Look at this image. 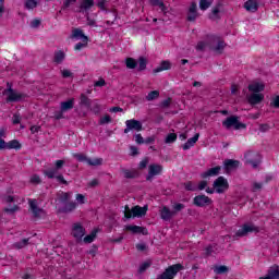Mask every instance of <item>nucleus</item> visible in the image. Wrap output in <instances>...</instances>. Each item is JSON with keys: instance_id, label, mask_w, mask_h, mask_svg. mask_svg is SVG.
<instances>
[{"instance_id": "obj_18", "label": "nucleus", "mask_w": 279, "mask_h": 279, "mask_svg": "<svg viewBox=\"0 0 279 279\" xmlns=\"http://www.w3.org/2000/svg\"><path fill=\"white\" fill-rule=\"evenodd\" d=\"M72 38H76V40H82L83 43H88V37L84 35V32L80 28H74L72 31Z\"/></svg>"}, {"instance_id": "obj_13", "label": "nucleus", "mask_w": 279, "mask_h": 279, "mask_svg": "<svg viewBox=\"0 0 279 279\" xmlns=\"http://www.w3.org/2000/svg\"><path fill=\"white\" fill-rule=\"evenodd\" d=\"M28 204H29V207H31V210H32L34 217L39 218L45 215V210L43 208L38 207L36 199H29Z\"/></svg>"}, {"instance_id": "obj_5", "label": "nucleus", "mask_w": 279, "mask_h": 279, "mask_svg": "<svg viewBox=\"0 0 279 279\" xmlns=\"http://www.w3.org/2000/svg\"><path fill=\"white\" fill-rule=\"evenodd\" d=\"M62 167H64V160H57L54 162L53 168L45 169V170H43V173L49 180H53V178H56V175H58V172L60 171V169H62Z\"/></svg>"}, {"instance_id": "obj_19", "label": "nucleus", "mask_w": 279, "mask_h": 279, "mask_svg": "<svg viewBox=\"0 0 279 279\" xmlns=\"http://www.w3.org/2000/svg\"><path fill=\"white\" fill-rule=\"evenodd\" d=\"M250 93L253 94H260L263 90H265V84L263 83H252L248 85Z\"/></svg>"}, {"instance_id": "obj_60", "label": "nucleus", "mask_w": 279, "mask_h": 279, "mask_svg": "<svg viewBox=\"0 0 279 279\" xmlns=\"http://www.w3.org/2000/svg\"><path fill=\"white\" fill-rule=\"evenodd\" d=\"M135 142L137 143V145H143L145 143V140L143 138V135L135 134Z\"/></svg>"}, {"instance_id": "obj_24", "label": "nucleus", "mask_w": 279, "mask_h": 279, "mask_svg": "<svg viewBox=\"0 0 279 279\" xmlns=\"http://www.w3.org/2000/svg\"><path fill=\"white\" fill-rule=\"evenodd\" d=\"M199 141V133H196L192 138H189L187 142L183 145L184 151L191 149Z\"/></svg>"}, {"instance_id": "obj_6", "label": "nucleus", "mask_w": 279, "mask_h": 279, "mask_svg": "<svg viewBox=\"0 0 279 279\" xmlns=\"http://www.w3.org/2000/svg\"><path fill=\"white\" fill-rule=\"evenodd\" d=\"M246 160V165H251L253 169H258V165H260V155L257 151H247L244 155Z\"/></svg>"}, {"instance_id": "obj_57", "label": "nucleus", "mask_w": 279, "mask_h": 279, "mask_svg": "<svg viewBox=\"0 0 279 279\" xmlns=\"http://www.w3.org/2000/svg\"><path fill=\"white\" fill-rule=\"evenodd\" d=\"M31 182H32V184H40L43 181L40 180V177L38 174H34L31 178Z\"/></svg>"}, {"instance_id": "obj_51", "label": "nucleus", "mask_w": 279, "mask_h": 279, "mask_svg": "<svg viewBox=\"0 0 279 279\" xmlns=\"http://www.w3.org/2000/svg\"><path fill=\"white\" fill-rule=\"evenodd\" d=\"M100 125H106V123H112V118L110 116H105L99 121Z\"/></svg>"}, {"instance_id": "obj_49", "label": "nucleus", "mask_w": 279, "mask_h": 279, "mask_svg": "<svg viewBox=\"0 0 279 279\" xmlns=\"http://www.w3.org/2000/svg\"><path fill=\"white\" fill-rule=\"evenodd\" d=\"M73 157L76 158V160H78V162H88V159H89L84 154H74Z\"/></svg>"}, {"instance_id": "obj_54", "label": "nucleus", "mask_w": 279, "mask_h": 279, "mask_svg": "<svg viewBox=\"0 0 279 279\" xmlns=\"http://www.w3.org/2000/svg\"><path fill=\"white\" fill-rule=\"evenodd\" d=\"M185 191H197V186L193 185L192 182L184 183Z\"/></svg>"}, {"instance_id": "obj_44", "label": "nucleus", "mask_w": 279, "mask_h": 279, "mask_svg": "<svg viewBox=\"0 0 279 279\" xmlns=\"http://www.w3.org/2000/svg\"><path fill=\"white\" fill-rule=\"evenodd\" d=\"M38 2L36 0H26L25 8L26 10H34V8H37Z\"/></svg>"}, {"instance_id": "obj_47", "label": "nucleus", "mask_w": 279, "mask_h": 279, "mask_svg": "<svg viewBox=\"0 0 279 279\" xmlns=\"http://www.w3.org/2000/svg\"><path fill=\"white\" fill-rule=\"evenodd\" d=\"M81 106H86V108H90V99L84 94L81 95Z\"/></svg>"}, {"instance_id": "obj_58", "label": "nucleus", "mask_w": 279, "mask_h": 279, "mask_svg": "<svg viewBox=\"0 0 279 279\" xmlns=\"http://www.w3.org/2000/svg\"><path fill=\"white\" fill-rule=\"evenodd\" d=\"M54 119L57 121H60V119H64V111H62V109L60 108V111H56L54 112Z\"/></svg>"}, {"instance_id": "obj_41", "label": "nucleus", "mask_w": 279, "mask_h": 279, "mask_svg": "<svg viewBox=\"0 0 279 279\" xmlns=\"http://www.w3.org/2000/svg\"><path fill=\"white\" fill-rule=\"evenodd\" d=\"M8 149H21V143L16 140L8 142Z\"/></svg>"}, {"instance_id": "obj_43", "label": "nucleus", "mask_w": 279, "mask_h": 279, "mask_svg": "<svg viewBox=\"0 0 279 279\" xmlns=\"http://www.w3.org/2000/svg\"><path fill=\"white\" fill-rule=\"evenodd\" d=\"M53 179L57 180L59 184H64L65 186H69V181L64 179V175L57 173L54 174Z\"/></svg>"}, {"instance_id": "obj_12", "label": "nucleus", "mask_w": 279, "mask_h": 279, "mask_svg": "<svg viewBox=\"0 0 279 279\" xmlns=\"http://www.w3.org/2000/svg\"><path fill=\"white\" fill-rule=\"evenodd\" d=\"M197 16H199V13H197V2H192L190 4L189 12H187V21L193 23L197 20Z\"/></svg>"}, {"instance_id": "obj_50", "label": "nucleus", "mask_w": 279, "mask_h": 279, "mask_svg": "<svg viewBox=\"0 0 279 279\" xmlns=\"http://www.w3.org/2000/svg\"><path fill=\"white\" fill-rule=\"evenodd\" d=\"M149 165V157H145L142 161H140V169H147V166Z\"/></svg>"}, {"instance_id": "obj_33", "label": "nucleus", "mask_w": 279, "mask_h": 279, "mask_svg": "<svg viewBox=\"0 0 279 279\" xmlns=\"http://www.w3.org/2000/svg\"><path fill=\"white\" fill-rule=\"evenodd\" d=\"M213 1L214 0H199V9L205 12V10H208V8H210V5H213Z\"/></svg>"}, {"instance_id": "obj_53", "label": "nucleus", "mask_w": 279, "mask_h": 279, "mask_svg": "<svg viewBox=\"0 0 279 279\" xmlns=\"http://www.w3.org/2000/svg\"><path fill=\"white\" fill-rule=\"evenodd\" d=\"M88 46V41L77 43L74 47L75 51H80L84 49V47Z\"/></svg>"}, {"instance_id": "obj_39", "label": "nucleus", "mask_w": 279, "mask_h": 279, "mask_svg": "<svg viewBox=\"0 0 279 279\" xmlns=\"http://www.w3.org/2000/svg\"><path fill=\"white\" fill-rule=\"evenodd\" d=\"M104 159L101 158H96V159H87V165H89L90 167H99L100 165H102Z\"/></svg>"}, {"instance_id": "obj_2", "label": "nucleus", "mask_w": 279, "mask_h": 279, "mask_svg": "<svg viewBox=\"0 0 279 279\" xmlns=\"http://www.w3.org/2000/svg\"><path fill=\"white\" fill-rule=\"evenodd\" d=\"M8 88L3 90V95H7V104H14L25 99V94L19 93L16 89L12 88L10 83L7 84Z\"/></svg>"}, {"instance_id": "obj_56", "label": "nucleus", "mask_w": 279, "mask_h": 279, "mask_svg": "<svg viewBox=\"0 0 279 279\" xmlns=\"http://www.w3.org/2000/svg\"><path fill=\"white\" fill-rule=\"evenodd\" d=\"M207 47V44L205 41H198L196 45V51H204Z\"/></svg>"}, {"instance_id": "obj_62", "label": "nucleus", "mask_w": 279, "mask_h": 279, "mask_svg": "<svg viewBox=\"0 0 279 279\" xmlns=\"http://www.w3.org/2000/svg\"><path fill=\"white\" fill-rule=\"evenodd\" d=\"M21 123V113H14L13 116V124L16 125Z\"/></svg>"}, {"instance_id": "obj_15", "label": "nucleus", "mask_w": 279, "mask_h": 279, "mask_svg": "<svg viewBox=\"0 0 279 279\" xmlns=\"http://www.w3.org/2000/svg\"><path fill=\"white\" fill-rule=\"evenodd\" d=\"M219 173H221V167L220 166H217V167H214V168H210L209 170L203 172L201 174V178H215L217 175H219Z\"/></svg>"}, {"instance_id": "obj_22", "label": "nucleus", "mask_w": 279, "mask_h": 279, "mask_svg": "<svg viewBox=\"0 0 279 279\" xmlns=\"http://www.w3.org/2000/svg\"><path fill=\"white\" fill-rule=\"evenodd\" d=\"M244 8L247 12H257L258 11V1L256 0H247L244 3Z\"/></svg>"}, {"instance_id": "obj_46", "label": "nucleus", "mask_w": 279, "mask_h": 279, "mask_svg": "<svg viewBox=\"0 0 279 279\" xmlns=\"http://www.w3.org/2000/svg\"><path fill=\"white\" fill-rule=\"evenodd\" d=\"M172 208H173L172 213H175V215H178V213H180L181 210H184V208H186V206L182 203H175L172 206Z\"/></svg>"}, {"instance_id": "obj_27", "label": "nucleus", "mask_w": 279, "mask_h": 279, "mask_svg": "<svg viewBox=\"0 0 279 279\" xmlns=\"http://www.w3.org/2000/svg\"><path fill=\"white\" fill-rule=\"evenodd\" d=\"M171 70V61H161L160 65L154 70V73H161V71Z\"/></svg>"}, {"instance_id": "obj_30", "label": "nucleus", "mask_w": 279, "mask_h": 279, "mask_svg": "<svg viewBox=\"0 0 279 279\" xmlns=\"http://www.w3.org/2000/svg\"><path fill=\"white\" fill-rule=\"evenodd\" d=\"M71 192H60L57 194V197L59 199V202H61V204H66V202H69V199H71Z\"/></svg>"}, {"instance_id": "obj_34", "label": "nucleus", "mask_w": 279, "mask_h": 279, "mask_svg": "<svg viewBox=\"0 0 279 279\" xmlns=\"http://www.w3.org/2000/svg\"><path fill=\"white\" fill-rule=\"evenodd\" d=\"M75 208H77V203L75 202L66 203L63 207V213H73Z\"/></svg>"}, {"instance_id": "obj_45", "label": "nucleus", "mask_w": 279, "mask_h": 279, "mask_svg": "<svg viewBox=\"0 0 279 279\" xmlns=\"http://www.w3.org/2000/svg\"><path fill=\"white\" fill-rule=\"evenodd\" d=\"M149 267H151V262H145V263L141 264V266L138 268V272L145 274V271H147V269H149Z\"/></svg>"}, {"instance_id": "obj_21", "label": "nucleus", "mask_w": 279, "mask_h": 279, "mask_svg": "<svg viewBox=\"0 0 279 279\" xmlns=\"http://www.w3.org/2000/svg\"><path fill=\"white\" fill-rule=\"evenodd\" d=\"M75 106V99L71 98L68 101H62L60 104V109L62 112H69V110H73V107Z\"/></svg>"}, {"instance_id": "obj_23", "label": "nucleus", "mask_w": 279, "mask_h": 279, "mask_svg": "<svg viewBox=\"0 0 279 279\" xmlns=\"http://www.w3.org/2000/svg\"><path fill=\"white\" fill-rule=\"evenodd\" d=\"M95 5V0H82L78 12H88Z\"/></svg>"}, {"instance_id": "obj_16", "label": "nucleus", "mask_w": 279, "mask_h": 279, "mask_svg": "<svg viewBox=\"0 0 279 279\" xmlns=\"http://www.w3.org/2000/svg\"><path fill=\"white\" fill-rule=\"evenodd\" d=\"M125 125H129V128L131 130H134L135 132L143 131V123H141V121L135 119L126 120Z\"/></svg>"}, {"instance_id": "obj_61", "label": "nucleus", "mask_w": 279, "mask_h": 279, "mask_svg": "<svg viewBox=\"0 0 279 279\" xmlns=\"http://www.w3.org/2000/svg\"><path fill=\"white\" fill-rule=\"evenodd\" d=\"M160 106H161V108H169L171 106V98L162 100Z\"/></svg>"}, {"instance_id": "obj_26", "label": "nucleus", "mask_w": 279, "mask_h": 279, "mask_svg": "<svg viewBox=\"0 0 279 279\" xmlns=\"http://www.w3.org/2000/svg\"><path fill=\"white\" fill-rule=\"evenodd\" d=\"M225 169L226 171H232V169H236L239 167V160L227 159L225 160Z\"/></svg>"}, {"instance_id": "obj_59", "label": "nucleus", "mask_w": 279, "mask_h": 279, "mask_svg": "<svg viewBox=\"0 0 279 279\" xmlns=\"http://www.w3.org/2000/svg\"><path fill=\"white\" fill-rule=\"evenodd\" d=\"M124 178H126L128 180H132V179L136 178V175L134 174V172H132L130 170H124Z\"/></svg>"}, {"instance_id": "obj_29", "label": "nucleus", "mask_w": 279, "mask_h": 279, "mask_svg": "<svg viewBox=\"0 0 279 279\" xmlns=\"http://www.w3.org/2000/svg\"><path fill=\"white\" fill-rule=\"evenodd\" d=\"M219 12H221V3H218L213 8L209 19L211 21H217V19H219Z\"/></svg>"}, {"instance_id": "obj_7", "label": "nucleus", "mask_w": 279, "mask_h": 279, "mask_svg": "<svg viewBox=\"0 0 279 279\" xmlns=\"http://www.w3.org/2000/svg\"><path fill=\"white\" fill-rule=\"evenodd\" d=\"M228 180L223 177H219L214 181V189L216 193H226V191H228Z\"/></svg>"}, {"instance_id": "obj_38", "label": "nucleus", "mask_w": 279, "mask_h": 279, "mask_svg": "<svg viewBox=\"0 0 279 279\" xmlns=\"http://www.w3.org/2000/svg\"><path fill=\"white\" fill-rule=\"evenodd\" d=\"M125 64H126V69H136V66H138V62H136L134 58H126Z\"/></svg>"}, {"instance_id": "obj_35", "label": "nucleus", "mask_w": 279, "mask_h": 279, "mask_svg": "<svg viewBox=\"0 0 279 279\" xmlns=\"http://www.w3.org/2000/svg\"><path fill=\"white\" fill-rule=\"evenodd\" d=\"M268 274H270V276H272V278L279 279V266L278 265L271 266L268 269Z\"/></svg>"}, {"instance_id": "obj_64", "label": "nucleus", "mask_w": 279, "mask_h": 279, "mask_svg": "<svg viewBox=\"0 0 279 279\" xmlns=\"http://www.w3.org/2000/svg\"><path fill=\"white\" fill-rule=\"evenodd\" d=\"M271 105L274 106V108H279V96H277V97L272 100Z\"/></svg>"}, {"instance_id": "obj_25", "label": "nucleus", "mask_w": 279, "mask_h": 279, "mask_svg": "<svg viewBox=\"0 0 279 279\" xmlns=\"http://www.w3.org/2000/svg\"><path fill=\"white\" fill-rule=\"evenodd\" d=\"M215 41L217 43L216 47H211V50L215 51V53H223V49H226V41L216 38Z\"/></svg>"}, {"instance_id": "obj_63", "label": "nucleus", "mask_w": 279, "mask_h": 279, "mask_svg": "<svg viewBox=\"0 0 279 279\" xmlns=\"http://www.w3.org/2000/svg\"><path fill=\"white\" fill-rule=\"evenodd\" d=\"M85 199H86V197L83 194H77L76 195V202L78 204H84Z\"/></svg>"}, {"instance_id": "obj_17", "label": "nucleus", "mask_w": 279, "mask_h": 279, "mask_svg": "<svg viewBox=\"0 0 279 279\" xmlns=\"http://www.w3.org/2000/svg\"><path fill=\"white\" fill-rule=\"evenodd\" d=\"M125 230H128L129 232H132L133 234H147V229L140 226L129 225L125 227Z\"/></svg>"}, {"instance_id": "obj_42", "label": "nucleus", "mask_w": 279, "mask_h": 279, "mask_svg": "<svg viewBox=\"0 0 279 279\" xmlns=\"http://www.w3.org/2000/svg\"><path fill=\"white\" fill-rule=\"evenodd\" d=\"M147 69V59L144 57H141L138 59V71H145Z\"/></svg>"}, {"instance_id": "obj_37", "label": "nucleus", "mask_w": 279, "mask_h": 279, "mask_svg": "<svg viewBox=\"0 0 279 279\" xmlns=\"http://www.w3.org/2000/svg\"><path fill=\"white\" fill-rule=\"evenodd\" d=\"M158 97H160V92L153 90V92L148 93V95L146 96V101H154V100L158 99Z\"/></svg>"}, {"instance_id": "obj_55", "label": "nucleus", "mask_w": 279, "mask_h": 279, "mask_svg": "<svg viewBox=\"0 0 279 279\" xmlns=\"http://www.w3.org/2000/svg\"><path fill=\"white\" fill-rule=\"evenodd\" d=\"M94 86L97 88H101L104 86H106V80H104V77H100L97 82L94 83Z\"/></svg>"}, {"instance_id": "obj_28", "label": "nucleus", "mask_w": 279, "mask_h": 279, "mask_svg": "<svg viewBox=\"0 0 279 279\" xmlns=\"http://www.w3.org/2000/svg\"><path fill=\"white\" fill-rule=\"evenodd\" d=\"M150 5L154 8H159L163 14H167V7L162 0H149Z\"/></svg>"}, {"instance_id": "obj_4", "label": "nucleus", "mask_w": 279, "mask_h": 279, "mask_svg": "<svg viewBox=\"0 0 279 279\" xmlns=\"http://www.w3.org/2000/svg\"><path fill=\"white\" fill-rule=\"evenodd\" d=\"M222 126L226 128V130H230V128H233L234 130L245 129V124L239 122V117L236 116L228 117L222 121Z\"/></svg>"}, {"instance_id": "obj_1", "label": "nucleus", "mask_w": 279, "mask_h": 279, "mask_svg": "<svg viewBox=\"0 0 279 279\" xmlns=\"http://www.w3.org/2000/svg\"><path fill=\"white\" fill-rule=\"evenodd\" d=\"M147 210H148V207L147 205L144 206V207H141L138 205L132 207L130 209V206H125L124 207V218L125 219H134V218H141V217H145V215H147Z\"/></svg>"}, {"instance_id": "obj_3", "label": "nucleus", "mask_w": 279, "mask_h": 279, "mask_svg": "<svg viewBox=\"0 0 279 279\" xmlns=\"http://www.w3.org/2000/svg\"><path fill=\"white\" fill-rule=\"evenodd\" d=\"M179 271H184L182 264H174L166 268V270L157 277V279H173L178 276Z\"/></svg>"}, {"instance_id": "obj_52", "label": "nucleus", "mask_w": 279, "mask_h": 279, "mask_svg": "<svg viewBox=\"0 0 279 279\" xmlns=\"http://www.w3.org/2000/svg\"><path fill=\"white\" fill-rule=\"evenodd\" d=\"M262 189H263V183L253 182V185H252L253 193H256V191H260Z\"/></svg>"}, {"instance_id": "obj_8", "label": "nucleus", "mask_w": 279, "mask_h": 279, "mask_svg": "<svg viewBox=\"0 0 279 279\" xmlns=\"http://www.w3.org/2000/svg\"><path fill=\"white\" fill-rule=\"evenodd\" d=\"M160 173H162V166L158 163H151L148 167V174L146 175L147 182H151V180H154L156 175H160Z\"/></svg>"}, {"instance_id": "obj_10", "label": "nucleus", "mask_w": 279, "mask_h": 279, "mask_svg": "<svg viewBox=\"0 0 279 279\" xmlns=\"http://www.w3.org/2000/svg\"><path fill=\"white\" fill-rule=\"evenodd\" d=\"M210 204H213V201L206 195H197L194 197V206H198V208L210 206Z\"/></svg>"}, {"instance_id": "obj_9", "label": "nucleus", "mask_w": 279, "mask_h": 279, "mask_svg": "<svg viewBox=\"0 0 279 279\" xmlns=\"http://www.w3.org/2000/svg\"><path fill=\"white\" fill-rule=\"evenodd\" d=\"M84 234H86V229L80 223H74L72 227V236H74L76 241H82Z\"/></svg>"}, {"instance_id": "obj_11", "label": "nucleus", "mask_w": 279, "mask_h": 279, "mask_svg": "<svg viewBox=\"0 0 279 279\" xmlns=\"http://www.w3.org/2000/svg\"><path fill=\"white\" fill-rule=\"evenodd\" d=\"M250 232H258V227L254 225H244L235 234L236 236H247Z\"/></svg>"}, {"instance_id": "obj_48", "label": "nucleus", "mask_w": 279, "mask_h": 279, "mask_svg": "<svg viewBox=\"0 0 279 279\" xmlns=\"http://www.w3.org/2000/svg\"><path fill=\"white\" fill-rule=\"evenodd\" d=\"M175 141H178V135L175 133H169L167 136H166V143H175Z\"/></svg>"}, {"instance_id": "obj_31", "label": "nucleus", "mask_w": 279, "mask_h": 279, "mask_svg": "<svg viewBox=\"0 0 279 279\" xmlns=\"http://www.w3.org/2000/svg\"><path fill=\"white\" fill-rule=\"evenodd\" d=\"M65 57H66V54L62 50H59V51L54 52V62H56V64H62V62H64Z\"/></svg>"}, {"instance_id": "obj_40", "label": "nucleus", "mask_w": 279, "mask_h": 279, "mask_svg": "<svg viewBox=\"0 0 279 279\" xmlns=\"http://www.w3.org/2000/svg\"><path fill=\"white\" fill-rule=\"evenodd\" d=\"M97 238V230L92 231V234L86 235L83 241L84 243H93Z\"/></svg>"}, {"instance_id": "obj_20", "label": "nucleus", "mask_w": 279, "mask_h": 279, "mask_svg": "<svg viewBox=\"0 0 279 279\" xmlns=\"http://www.w3.org/2000/svg\"><path fill=\"white\" fill-rule=\"evenodd\" d=\"M263 99H265V95L252 94L251 96H248V104H251V106H256V105L260 104V101H263Z\"/></svg>"}, {"instance_id": "obj_32", "label": "nucleus", "mask_w": 279, "mask_h": 279, "mask_svg": "<svg viewBox=\"0 0 279 279\" xmlns=\"http://www.w3.org/2000/svg\"><path fill=\"white\" fill-rule=\"evenodd\" d=\"M29 245V239H23L20 242H15L13 244L14 250H23V247H27Z\"/></svg>"}, {"instance_id": "obj_14", "label": "nucleus", "mask_w": 279, "mask_h": 279, "mask_svg": "<svg viewBox=\"0 0 279 279\" xmlns=\"http://www.w3.org/2000/svg\"><path fill=\"white\" fill-rule=\"evenodd\" d=\"M160 217L163 221H171V219H173V217H175V211L169 209V207L163 206L160 209Z\"/></svg>"}, {"instance_id": "obj_36", "label": "nucleus", "mask_w": 279, "mask_h": 279, "mask_svg": "<svg viewBox=\"0 0 279 279\" xmlns=\"http://www.w3.org/2000/svg\"><path fill=\"white\" fill-rule=\"evenodd\" d=\"M214 271L217 275L228 274L230 271V268H228V266L221 265V266H216L214 268Z\"/></svg>"}]
</instances>
